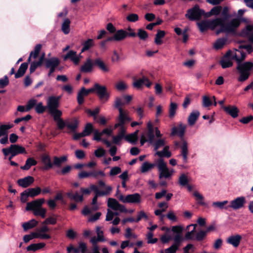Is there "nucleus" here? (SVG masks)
Here are the masks:
<instances>
[{"instance_id":"obj_1","label":"nucleus","mask_w":253,"mask_h":253,"mask_svg":"<svg viewBox=\"0 0 253 253\" xmlns=\"http://www.w3.org/2000/svg\"><path fill=\"white\" fill-rule=\"evenodd\" d=\"M220 19V21L218 22V26H220L219 30H217L216 34L225 33L230 34L232 35H235L237 33V29L240 26L242 20L239 18H234L230 21H223Z\"/></svg>"},{"instance_id":"obj_2","label":"nucleus","mask_w":253,"mask_h":253,"mask_svg":"<svg viewBox=\"0 0 253 253\" xmlns=\"http://www.w3.org/2000/svg\"><path fill=\"white\" fill-rule=\"evenodd\" d=\"M42 45L37 44L31 51L27 60V62L24 63H43L45 59V53L42 52L40 54Z\"/></svg>"},{"instance_id":"obj_3","label":"nucleus","mask_w":253,"mask_h":253,"mask_svg":"<svg viewBox=\"0 0 253 253\" xmlns=\"http://www.w3.org/2000/svg\"><path fill=\"white\" fill-rule=\"evenodd\" d=\"M203 16L206 17V12L204 9H201L197 4L188 9L185 14V17L192 21L200 20Z\"/></svg>"},{"instance_id":"obj_4","label":"nucleus","mask_w":253,"mask_h":253,"mask_svg":"<svg viewBox=\"0 0 253 253\" xmlns=\"http://www.w3.org/2000/svg\"><path fill=\"white\" fill-rule=\"evenodd\" d=\"M220 21V19L216 18L212 20H204L200 22H198L197 25L200 31L204 33L209 29L213 30L218 26V22Z\"/></svg>"},{"instance_id":"obj_5","label":"nucleus","mask_w":253,"mask_h":253,"mask_svg":"<svg viewBox=\"0 0 253 253\" xmlns=\"http://www.w3.org/2000/svg\"><path fill=\"white\" fill-rule=\"evenodd\" d=\"M157 166L159 171V177L160 179L162 178H169L174 172L172 169L170 170L168 168L167 164L162 158H160L157 160Z\"/></svg>"},{"instance_id":"obj_6","label":"nucleus","mask_w":253,"mask_h":253,"mask_svg":"<svg viewBox=\"0 0 253 253\" xmlns=\"http://www.w3.org/2000/svg\"><path fill=\"white\" fill-rule=\"evenodd\" d=\"M119 201L123 203L137 205L141 202V195L137 193L131 194H127L124 196L123 194H119L118 196Z\"/></svg>"},{"instance_id":"obj_7","label":"nucleus","mask_w":253,"mask_h":253,"mask_svg":"<svg viewBox=\"0 0 253 253\" xmlns=\"http://www.w3.org/2000/svg\"><path fill=\"white\" fill-rule=\"evenodd\" d=\"M253 65V64H238L236 69L240 75L238 78L239 82H244L249 78Z\"/></svg>"},{"instance_id":"obj_8","label":"nucleus","mask_w":253,"mask_h":253,"mask_svg":"<svg viewBox=\"0 0 253 253\" xmlns=\"http://www.w3.org/2000/svg\"><path fill=\"white\" fill-rule=\"evenodd\" d=\"M225 57L228 60H235L237 63H242V61L244 60L246 57V53L240 50H236L235 52H232L229 50L226 53ZM243 63L250 64L253 63L250 61L245 62Z\"/></svg>"},{"instance_id":"obj_9","label":"nucleus","mask_w":253,"mask_h":253,"mask_svg":"<svg viewBox=\"0 0 253 253\" xmlns=\"http://www.w3.org/2000/svg\"><path fill=\"white\" fill-rule=\"evenodd\" d=\"M130 119L128 117H118L117 119V122L114 125V128H118V134L122 135L124 137L126 136V127L125 125L126 123L129 122Z\"/></svg>"},{"instance_id":"obj_10","label":"nucleus","mask_w":253,"mask_h":253,"mask_svg":"<svg viewBox=\"0 0 253 253\" xmlns=\"http://www.w3.org/2000/svg\"><path fill=\"white\" fill-rule=\"evenodd\" d=\"M95 92L97 94L99 99L103 101H107L110 97V93L104 85H101L98 83L94 84Z\"/></svg>"},{"instance_id":"obj_11","label":"nucleus","mask_w":253,"mask_h":253,"mask_svg":"<svg viewBox=\"0 0 253 253\" xmlns=\"http://www.w3.org/2000/svg\"><path fill=\"white\" fill-rule=\"evenodd\" d=\"M246 204V198L244 196L237 197L230 202V204L225 208L227 210L228 208H231L233 210L236 211L244 207Z\"/></svg>"},{"instance_id":"obj_12","label":"nucleus","mask_w":253,"mask_h":253,"mask_svg":"<svg viewBox=\"0 0 253 253\" xmlns=\"http://www.w3.org/2000/svg\"><path fill=\"white\" fill-rule=\"evenodd\" d=\"M2 151L5 157L9 154V152L13 153L16 156L19 154L26 153L24 147L16 144L11 145L8 148H3Z\"/></svg>"},{"instance_id":"obj_13","label":"nucleus","mask_w":253,"mask_h":253,"mask_svg":"<svg viewBox=\"0 0 253 253\" xmlns=\"http://www.w3.org/2000/svg\"><path fill=\"white\" fill-rule=\"evenodd\" d=\"M107 206L109 208L121 212H126L127 209L124 205L120 204L115 199L110 198L108 200Z\"/></svg>"},{"instance_id":"obj_14","label":"nucleus","mask_w":253,"mask_h":253,"mask_svg":"<svg viewBox=\"0 0 253 253\" xmlns=\"http://www.w3.org/2000/svg\"><path fill=\"white\" fill-rule=\"evenodd\" d=\"M63 61H67L70 60L73 62V63H79L81 60V58H82V56L81 53L79 55H77V52L74 50H71L67 52V53L62 56Z\"/></svg>"},{"instance_id":"obj_15","label":"nucleus","mask_w":253,"mask_h":253,"mask_svg":"<svg viewBox=\"0 0 253 253\" xmlns=\"http://www.w3.org/2000/svg\"><path fill=\"white\" fill-rule=\"evenodd\" d=\"M125 104H126V102L122 96L116 98L114 107L119 110V114L118 117H128L126 112L122 108V106Z\"/></svg>"},{"instance_id":"obj_16","label":"nucleus","mask_w":253,"mask_h":253,"mask_svg":"<svg viewBox=\"0 0 253 253\" xmlns=\"http://www.w3.org/2000/svg\"><path fill=\"white\" fill-rule=\"evenodd\" d=\"M61 97V96H51L48 97L47 101V107L48 111L58 108Z\"/></svg>"},{"instance_id":"obj_17","label":"nucleus","mask_w":253,"mask_h":253,"mask_svg":"<svg viewBox=\"0 0 253 253\" xmlns=\"http://www.w3.org/2000/svg\"><path fill=\"white\" fill-rule=\"evenodd\" d=\"M43 198L37 199L27 204L26 210L27 211H33L42 207V204L44 203Z\"/></svg>"},{"instance_id":"obj_18","label":"nucleus","mask_w":253,"mask_h":253,"mask_svg":"<svg viewBox=\"0 0 253 253\" xmlns=\"http://www.w3.org/2000/svg\"><path fill=\"white\" fill-rule=\"evenodd\" d=\"M186 128V126L185 125L180 123L178 126H174L171 128L170 135L172 136L177 135L182 138L184 135Z\"/></svg>"},{"instance_id":"obj_19","label":"nucleus","mask_w":253,"mask_h":253,"mask_svg":"<svg viewBox=\"0 0 253 253\" xmlns=\"http://www.w3.org/2000/svg\"><path fill=\"white\" fill-rule=\"evenodd\" d=\"M134 80L133 85L134 87L137 88H140L143 84H145L147 87H150L152 85V83L145 77L139 79H134Z\"/></svg>"},{"instance_id":"obj_20","label":"nucleus","mask_w":253,"mask_h":253,"mask_svg":"<svg viewBox=\"0 0 253 253\" xmlns=\"http://www.w3.org/2000/svg\"><path fill=\"white\" fill-rule=\"evenodd\" d=\"M242 239V236L239 234L232 235L227 238V242L234 247L237 248L239 246Z\"/></svg>"},{"instance_id":"obj_21","label":"nucleus","mask_w":253,"mask_h":253,"mask_svg":"<svg viewBox=\"0 0 253 253\" xmlns=\"http://www.w3.org/2000/svg\"><path fill=\"white\" fill-rule=\"evenodd\" d=\"M181 148V156L182 157L183 162L186 163L187 162V156L188 154V143L184 140H182L180 145Z\"/></svg>"},{"instance_id":"obj_22","label":"nucleus","mask_w":253,"mask_h":253,"mask_svg":"<svg viewBox=\"0 0 253 253\" xmlns=\"http://www.w3.org/2000/svg\"><path fill=\"white\" fill-rule=\"evenodd\" d=\"M222 108L227 114L232 117L235 118L238 117L239 109L235 106H222Z\"/></svg>"},{"instance_id":"obj_23","label":"nucleus","mask_w":253,"mask_h":253,"mask_svg":"<svg viewBox=\"0 0 253 253\" xmlns=\"http://www.w3.org/2000/svg\"><path fill=\"white\" fill-rule=\"evenodd\" d=\"M34 181V178L31 176H28L18 180L17 183L19 186L26 188L30 186Z\"/></svg>"},{"instance_id":"obj_24","label":"nucleus","mask_w":253,"mask_h":253,"mask_svg":"<svg viewBox=\"0 0 253 253\" xmlns=\"http://www.w3.org/2000/svg\"><path fill=\"white\" fill-rule=\"evenodd\" d=\"M147 126L148 130L146 135L148 139V141L150 143H152L155 140V128H154L152 124L150 122L147 123Z\"/></svg>"},{"instance_id":"obj_25","label":"nucleus","mask_w":253,"mask_h":253,"mask_svg":"<svg viewBox=\"0 0 253 253\" xmlns=\"http://www.w3.org/2000/svg\"><path fill=\"white\" fill-rule=\"evenodd\" d=\"M200 116V112L198 111H194L192 112L188 118V123L190 126H193L195 125L197 119Z\"/></svg>"},{"instance_id":"obj_26","label":"nucleus","mask_w":253,"mask_h":253,"mask_svg":"<svg viewBox=\"0 0 253 253\" xmlns=\"http://www.w3.org/2000/svg\"><path fill=\"white\" fill-rule=\"evenodd\" d=\"M126 34H127V32L123 29L116 31L114 34L115 41H121L124 40L127 37Z\"/></svg>"},{"instance_id":"obj_27","label":"nucleus","mask_w":253,"mask_h":253,"mask_svg":"<svg viewBox=\"0 0 253 253\" xmlns=\"http://www.w3.org/2000/svg\"><path fill=\"white\" fill-rule=\"evenodd\" d=\"M42 162L44 164V169H48L52 168L53 163H51L49 156L46 154H42L41 157Z\"/></svg>"},{"instance_id":"obj_28","label":"nucleus","mask_w":253,"mask_h":253,"mask_svg":"<svg viewBox=\"0 0 253 253\" xmlns=\"http://www.w3.org/2000/svg\"><path fill=\"white\" fill-rule=\"evenodd\" d=\"M138 132L139 130H136L133 133L126 135L125 139L126 141L131 144H135L138 140Z\"/></svg>"},{"instance_id":"obj_29","label":"nucleus","mask_w":253,"mask_h":253,"mask_svg":"<svg viewBox=\"0 0 253 253\" xmlns=\"http://www.w3.org/2000/svg\"><path fill=\"white\" fill-rule=\"evenodd\" d=\"M45 246V244L44 243L32 244L27 247L26 250L27 251L36 252L39 250L43 248Z\"/></svg>"},{"instance_id":"obj_30","label":"nucleus","mask_w":253,"mask_h":253,"mask_svg":"<svg viewBox=\"0 0 253 253\" xmlns=\"http://www.w3.org/2000/svg\"><path fill=\"white\" fill-rule=\"evenodd\" d=\"M193 227V229L190 231L187 232L185 235V238L186 240H194L195 239V236H194V234L195 232V228L197 226V224H190L187 226L186 229L189 230L190 227Z\"/></svg>"},{"instance_id":"obj_31","label":"nucleus","mask_w":253,"mask_h":253,"mask_svg":"<svg viewBox=\"0 0 253 253\" xmlns=\"http://www.w3.org/2000/svg\"><path fill=\"white\" fill-rule=\"evenodd\" d=\"M169 146H165L162 151H158L156 153V155L159 157L169 158L171 156V153L169 151Z\"/></svg>"},{"instance_id":"obj_32","label":"nucleus","mask_w":253,"mask_h":253,"mask_svg":"<svg viewBox=\"0 0 253 253\" xmlns=\"http://www.w3.org/2000/svg\"><path fill=\"white\" fill-rule=\"evenodd\" d=\"M222 7L221 6L213 7L208 12H206V17H210L212 15H218L221 12Z\"/></svg>"},{"instance_id":"obj_33","label":"nucleus","mask_w":253,"mask_h":253,"mask_svg":"<svg viewBox=\"0 0 253 253\" xmlns=\"http://www.w3.org/2000/svg\"><path fill=\"white\" fill-rule=\"evenodd\" d=\"M155 166L156 165L155 164L150 163L148 162H145L142 164L141 167V172L142 173L148 172L153 169Z\"/></svg>"},{"instance_id":"obj_34","label":"nucleus","mask_w":253,"mask_h":253,"mask_svg":"<svg viewBox=\"0 0 253 253\" xmlns=\"http://www.w3.org/2000/svg\"><path fill=\"white\" fill-rule=\"evenodd\" d=\"M166 35V32L164 31L158 30L157 33L155 35V42L157 45H161L163 43L161 40Z\"/></svg>"},{"instance_id":"obj_35","label":"nucleus","mask_w":253,"mask_h":253,"mask_svg":"<svg viewBox=\"0 0 253 253\" xmlns=\"http://www.w3.org/2000/svg\"><path fill=\"white\" fill-rule=\"evenodd\" d=\"M38 224V222L34 219H32L28 222H25L22 224V227L24 231L33 228L36 226Z\"/></svg>"},{"instance_id":"obj_36","label":"nucleus","mask_w":253,"mask_h":253,"mask_svg":"<svg viewBox=\"0 0 253 253\" xmlns=\"http://www.w3.org/2000/svg\"><path fill=\"white\" fill-rule=\"evenodd\" d=\"M37 162L32 158H30L27 159L24 166H21V169L23 170H28L30 168L33 166L36 165Z\"/></svg>"},{"instance_id":"obj_37","label":"nucleus","mask_w":253,"mask_h":253,"mask_svg":"<svg viewBox=\"0 0 253 253\" xmlns=\"http://www.w3.org/2000/svg\"><path fill=\"white\" fill-rule=\"evenodd\" d=\"M67 196L72 200L75 202H82L83 201V195H80L78 192L73 194L72 192H69L67 193Z\"/></svg>"},{"instance_id":"obj_38","label":"nucleus","mask_w":253,"mask_h":253,"mask_svg":"<svg viewBox=\"0 0 253 253\" xmlns=\"http://www.w3.org/2000/svg\"><path fill=\"white\" fill-rule=\"evenodd\" d=\"M78 125L79 121L76 119H74L71 122H66V126L72 132H75L76 130Z\"/></svg>"},{"instance_id":"obj_39","label":"nucleus","mask_w":253,"mask_h":253,"mask_svg":"<svg viewBox=\"0 0 253 253\" xmlns=\"http://www.w3.org/2000/svg\"><path fill=\"white\" fill-rule=\"evenodd\" d=\"M96 232L97 236V237L94 236L91 238H95L96 242H104L105 239L103 236V232L100 227L97 226L96 227Z\"/></svg>"},{"instance_id":"obj_40","label":"nucleus","mask_w":253,"mask_h":253,"mask_svg":"<svg viewBox=\"0 0 253 253\" xmlns=\"http://www.w3.org/2000/svg\"><path fill=\"white\" fill-rule=\"evenodd\" d=\"M88 94L85 91V88L83 87L79 91L77 95V101L78 103L81 105L84 102V97Z\"/></svg>"},{"instance_id":"obj_41","label":"nucleus","mask_w":253,"mask_h":253,"mask_svg":"<svg viewBox=\"0 0 253 253\" xmlns=\"http://www.w3.org/2000/svg\"><path fill=\"white\" fill-rule=\"evenodd\" d=\"M26 190L30 197L32 198L38 196L42 192V190L39 187L33 188H29L26 189Z\"/></svg>"},{"instance_id":"obj_42","label":"nucleus","mask_w":253,"mask_h":253,"mask_svg":"<svg viewBox=\"0 0 253 253\" xmlns=\"http://www.w3.org/2000/svg\"><path fill=\"white\" fill-rule=\"evenodd\" d=\"M28 64H21L18 71L15 74V78H19L24 75L28 68Z\"/></svg>"},{"instance_id":"obj_43","label":"nucleus","mask_w":253,"mask_h":253,"mask_svg":"<svg viewBox=\"0 0 253 253\" xmlns=\"http://www.w3.org/2000/svg\"><path fill=\"white\" fill-rule=\"evenodd\" d=\"M70 20L68 18H66L64 20L62 24V31L65 34H68L70 32Z\"/></svg>"},{"instance_id":"obj_44","label":"nucleus","mask_w":253,"mask_h":253,"mask_svg":"<svg viewBox=\"0 0 253 253\" xmlns=\"http://www.w3.org/2000/svg\"><path fill=\"white\" fill-rule=\"evenodd\" d=\"M13 126L12 124L2 125L0 126V134L1 136L8 135V130Z\"/></svg>"},{"instance_id":"obj_45","label":"nucleus","mask_w":253,"mask_h":253,"mask_svg":"<svg viewBox=\"0 0 253 253\" xmlns=\"http://www.w3.org/2000/svg\"><path fill=\"white\" fill-rule=\"evenodd\" d=\"M83 47L81 49V52H84L93 46L94 45L93 40L89 39L83 43Z\"/></svg>"},{"instance_id":"obj_46","label":"nucleus","mask_w":253,"mask_h":253,"mask_svg":"<svg viewBox=\"0 0 253 253\" xmlns=\"http://www.w3.org/2000/svg\"><path fill=\"white\" fill-rule=\"evenodd\" d=\"M177 109V104L175 102H171L169 108V116L170 118H173L175 114Z\"/></svg>"},{"instance_id":"obj_47","label":"nucleus","mask_w":253,"mask_h":253,"mask_svg":"<svg viewBox=\"0 0 253 253\" xmlns=\"http://www.w3.org/2000/svg\"><path fill=\"white\" fill-rule=\"evenodd\" d=\"M152 144L154 145V150L157 151L160 148L165 146L166 140L164 138H159L156 141H154V142Z\"/></svg>"},{"instance_id":"obj_48","label":"nucleus","mask_w":253,"mask_h":253,"mask_svg":"<svg viewBox=\"0 0 253 253\" xmlns=\"http://www.w3.org/2000/svg\"><path fill=\"white\" fill-rule=\"evenodd\" d=\"M67 161V157L65 156H62L60 158L55 156L53 157V166H56L60 167L62 163Z\"/></svg>"},{"instance_id":"obj_49","label":"nucleus","mask_w":253,"mask_h":253,"mask_svg":"<svg viewBox=\"0 0 253 253\" xmlns=\"http://www.w3.org/2000/svg\"><path fill=\"white\" fill-rule=\"evenodd\" d=\"M227 42L226 38H219L216 40L214 44V47L215 49H220L223 47Z\"/></svg>"},{"instance_id":"obj_50","label":"nucleus","mask_w":253,"mask_h":253,"mask_svg":"<svg viewBox=\"0 0 253 253\" xmlns=\"http://www.w3.org/2000/svg\"><path fill=\"white\" fill-rule=\"evenodd\" d=\"M93 131V127L91 123H87L82 131L85 136L89 135Z\"/></svg>"},{"instance_id":"obj_51","label":"nucleus","mask_w":253,"mask_h":253,"mask_svg":"<svg viewBox=\"0 0 253 253\" xmlns=\"http://www.w3.org/2000/svg\"><path fill=\"white\" fill-rule=\"evenodd\" d=\"M221 15L222 17H219L220 19H222L223 21H227L228 19L231 18V15L229 12V8L227 6L223 7V9L221 10Z\"/></svg>"},{"instance_id":"obj_52","label":"nucleus","mask_w":253,"mask_h":253,"mask_svg":"<svg viewBox=\"0 0 253 253\" xmlns=\"http://www.w3.org/2000/svg\"><path fill=\"white\" fill-rule=\"evenodd\" d=\"M249 41L253 43V25H248L246 27Z\"/></svg>"},{"instance_id":"obj_53","label":"nucleus","mask_w":253,"mask_h":253,"mask_svg":"<svg viewBox=\"0 0 253 253\" xmlns=\"http://www.w3.org/2000/svg\"><path fill=\"white\" fill-rule=\"evenodd\" d=\"M137 31L138 32L136 34V36H137L141 40L145 41L148 38V34L147 32L144 29H138Z\"/></svg>"},{"instance_id":"obj_54","label":"nucleus","mask_w":253,"mask_h":253,"mask_svg":"<svg viewBox=\"0 0 253 253\" xmlns=\"http://www.w3.org/2000/svg\"><path fill=\"white\" fill-rule=\"evenodd\" d=\"M95 64H83L80 69L81 72L83 73H87L91 72Z\"/></svg>"},{"instance_id":"obj_55","label":"nucleus","mask_w":253,"mask_h":253,"mask_svg":"<svg viewBox=\"0 0 253 253\" xmlns=\"http://www.w3.org/2000/svg\"><path fill=\"white\" fill-rule=\"evenodd\" d=\"M112 188L111 186H107L105 191H100L98 190L95 194L98 197L108 195L112 191Z\"/></svg>"},{"instance_id":"obj_56","label":"nucleus","mask_w":253,"mask_h":253,"mask_svg":"<svg viewBox=\"0 0 253 253\" xmlns=\"http://www.w3.org/2000/svg\"><path fill=\"white\" fill-rule=\"evenodd\" d=\"M58 65L59 64H45V68L49 70L48 74V76H50L56 69L61 70V68L58 67Z\"/></svg>"},{"instance_id":"obj_57","label":"nucleus","mask_w":253,"mask_h":253,"mask_svg":"<svg viewBox=\"0 0 253 253\" xmlns=\"http://www.w3.org/2000/svg\"><path fill=\"white\" fill-rule=\"evenodd\" d=\"M46 213V210L44 208H42V207L36 210H35L33 211V213L36 216H40L42 218H44L45 217V214Z\"/></svg>"},{"instance_id":"obj_58","label":"nucleus","mask_w":253,"mask_h":253,"mask_svg":"<svg viewBox=\"0 0 253 253\" xmlns=\"http://www.w3.org/2000/svg\"><path fill=\"white\" fill-rule=\"evenodd\" d=\"M207 231L204 230H200L198 231L195 236V240L198 241H201L203 240L206 237Z\"/></svg>"},{"instance_id":"obj_59","label":"nucleus","mask_w":253,"mask_h":253,"mask_svg":"<svg viewBox=\"0 0 253 253\" xmlns=\"http://www.w3.org/2000/svg\"><path fill=\"white\" fill-rule=\"evenodd\" d=\"M49 113L53 116L54 121L60 119V117L62 114V112L57 109H55L53 110H51L49 111Z\"/></svg>"},{"instance_id":"obj_60","label":"nucleus","mask_w":253,"mask_h":253,"mask_svg":"<svg viewBox=\"0 0 253 253\" xmlns=\"http://www.w3.org/2000/svg\"><path fill=\"white\" fill-rule=\"evenodd\" d=\"M115 87L117 89L120 91L126 90L127 88V84L123 81H120L116 84Z\"/></svg>"},{"instance_id":"obj_61","label":"nucleus","mask_w":253,"mask_h":253,"mask_svg":"<svg viewBox=\"0 0 253 253\" xmlns=\"http://www.w3.org/2000/svg\"><path fill=\"white\" fill-rule=\"evenodd\" d=\"M228 203L227 201H224L222 202H214L212 203V206L214 208H218L220 209H225L226 207L225 206Z\"/></svg>"},{"instance_id":"obj_62","label":"nucleus","mask_w":253,"mask_h":253,"mask_svg":"<svg viewBox=\"0 0 253 253\" xmlns=\"http://www.w3.org/2000/svg\"><path fill=\"white\" fill-rule=\"evenodd\" d=\"M179 183L180 185L184 186L188 185V178L184 174H182L179 177Z\"/></svg>"},{"instance_id":"obj_63","label":"nucleus","mask_w":253,"mask_h":253,"mask_svg":"<svg viewBox=\"0 0 253 253\" xmlns=\"http://www.w3.org/2000/svg\"><path fill=\"white\" fill-rule=\"evenodd\" d=\"M194 196L195 197L196 200L197 201L198 204L204 205L205 203L204 202V197L199 192L195 191L193 193Z\"/></svg>"},{"instance_id":"obj_64","label":"nucleus","mask_w":253,"mask_h":253,"mask_svg":"<svg viewBox=\"0 0 253 253\" xmlns=\"http://www.w3.org/2000/svg\"><path fill=\"white\" fill-rule=\"evenodd\" d=\"M126 19L130 22H135L138 20L139 17L137 14L130 13L126 16Z\"/></svg>"}]
</instances>
